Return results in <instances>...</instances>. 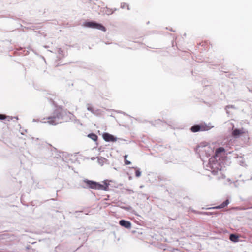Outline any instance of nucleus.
<instances>
[{
	"label": "nucleus",
	"instance_id": "obj_13",
	"mask_svg": "<svg viewBox=\"0 0 252 252\" xmlns=\"http://www.w3.org/2000/svg\"><path fill=\"white\" fill-rule=\"evenodd\" d=\"M217 174L219 175L218 177V179L224 178L225 177L224 175L222 174L221 170H220L219 171H217Z\"/></svg>",
	"mask_w": 252,
	"mask_h": 252
},
{
	"label": "nucleus",
	"instance_id": "obj_12",
	"mask_svg": "<svg viewBox=\"0 0 252 252\" xmlns=\"http://www.w3.org/2000/svg\"><path fill=\"white\" fill-rule=\"evenodd\" d=\"M88 137L92 139L94 141H96L98 139V136H97V135L94 133L89 134L88 135Z\"/></svg>",
	"mask_w": 252,
	"mask_h": 252
},
{
	"label": "nucleus",
	"instance_id": "obj_2",
	"mask_svg": "<svg viewBox=\"0 0 252 252\" xmlns=\"http://www.w3.org/2000/svg\"><path fill=\"white\" fill-rule=\"evenodd\" d=\"M248 133V131L244 128L240 129L235 128L233 129L232 132V136L234 138H238L241 136L246 135Z\"/></svg>",
	"mask_w": 252,
	"mask_h": 252
},
{
	"label": "nucleus",
	"instance_id": "obj_18",
	"mask_svg": "<svg viewBox=\"0 0 252 252\" xmlns=\"http://www.w3.org/2000/svg\"><path fill=\"white\" fill-rule=\"evenodd\" d=\"M141 172L139 170L137 169L135 171V176L136 177H139L141 176Z\"/></svg>",
	"mask_w": 252,
	"mask_h": 252
},
{
	"label": "nucleus",
	"instance_id": "obj_20",
	"mask_svg": "<svg viewBox=\"0 0 252 252\" xmlns=\"http://www.w3.org/2000/svg\"><path fill=\"white\" fill-rule=\"evenodd\" d=\"M6 116L3 115V114H0V120H3L6 119Z\"/></svg>",
	"mask_w": 252,
	"mask_h": 252
},
{
	"label": "nucleus",
	"instance_id": "obj_10",
	"mask_svg": "<svg viewBox=\"0 0 252 252\" xmlns=\"http://www.w3.org/2000/svg\"><path fill=\"white\" fill-rule=\"evenodd\" d=\"M191 130L193 132H196L198 131H200V129L199 128V125H196L192 126L191 128Z\"/></svg>",
	"mask_w": 252,
	"mask_h": 252
},
{
	"label": "nucleus",
	"instance_id": "obj_15",
	"mask_svg": "<svg viewBox=\"0 0 252 252\" xmlns=\"http://www.w3.org/2000/svg\"><path fill=\"white\" fill-rule=\"evenodd\" d=\"M121 8L123 9H127L128 10L129 9L128 4H127V3H122L121 4Z\"/></svg>",
	"mask_w": 252,
	"mask_h": 252
},
{
	"label": "nucleus",
	"instance_id": "obj_7",
	"mask_svg": "<svg viewBox=\"0 0 252 252\" xmlns=\"http://www.w3.org/2000/svg\"><path fill=\"white\" fill-rule=\"evenodd\" d=\"M119 224L122 226H123L126 228H130L131 224V223L124 220H122L119 221Z\"/></svg>",
	"mask_w": 252,
	"mask_h": 252
},
{
	"label": "nucleus",
	"instance_id": "obj_21",
	"mask_svg": "<svg viewBox=\"0 0 252 252\" xmlns=\"http://www.w3.org/2000/svg\"><path fill=\"white\" fill-rule=\"evenodd\" d=\"M238 208V207H236V208H234L233 209H237Z\"/></svg>",
	"mask_w": 252,
	"mask_h": 252
},
{
	"label": "nucleus",
	"instance_id": "obj_3",
	"mask_svg": "<svg viewBox=\"0 0 252 252\" xmlns=\"http://www.w3.org/2000/svg\"><path fill=\"white\" fill-rule=\"evenodd\" d=\"M85 25L89 27L97 29L102 31H105L106 28L102 25L94 22H88L85 24Z\"/></svg>",
	"mask_w": 252,
	"mask_h": 252
},
{
	"label": "nucleus",
	"instance_id": "obj_6",
	"mask_svg": "<svg viewBox=\"0 0 252 252\" xmlns=\"http://www.w3.org/2000/svg\"><path fill=\"white\" fill-rule=\"evenodd\" d=\"M229 203H230V202H229V199H226L225 201H224L220 205L215 206V207H210V208H207V209H218L223 208H225V207H226L229 204Z\"/></svg>",
	"mask_w": 252,
	"mask_h": 252
},
{
	"label": "nucleus",
	"instance_id": "obj_5",
	"mask_svg": "<svg viewBox=\"0 0 252 252\" xmlns=\"http://www.w3.org/2000/svg\"><path fill=\"white\" fill-rule=\"evenodd\" d=\"M115 9L110 8L106 6L101 8V12L104 15H110L112 14L115 11Z\"/></svg>",
	"mask_w": 252,
	"mask_h": 252
},
{
	"label": "nucleus",
	"instance_id": "obj_17",
	"mask_svg": "<svg viewBox=\"0 0 252 252\" xmlns=\"http://www.w3.org/2000/svg\"><path fill=\"white\" fill-rule=\"evenodd\" d=\"M87 110L91 112H94V109L93 107L89 104L87 106Z\"/></svg>",
	"mask_w": 252,
	"mask_h": 252
},
{
	"label": "nucleus",
	"instance_id": "obj_9",
	"mask_svg": "<svg viewBox=\"0 0 252 252\" xmlns=\"http://www.w3.org/2000/svg\"><path fill=\"white\" fill-rule=\"evenodd\" d=\"M225 149L223 147H219L216 150L215 156L219 157L220 153L224 152Z\"/></svg>",
	"mask_w": 252,
	"mask_h": 252
},
{
	"label": "nucleus",
	"instance_id": "obj_14",
	"mask_svg": "<svg viewBox=\"0 0 252 252\" xmlns=\"http://www.w3.org/2000/svg\"><path fill=\"white\" fill-rule=\"evenodd\" d=\"M56 118L55 117H49L48 118V122L52 124H56V121H55Z\"/></svg>",
	"mask_w": 252,
	"mask_h": 252
},
{
	"label": "nucleus",
	"instance_id": "obj_1",
	"mask_svg": "<svg viewBox=\"0 0 252 252\" xmlns=\"http://www.w3.org/2000/svg\"><path fill=\"white\" fill-rule=\"evenodd\" d=\"M84 182L89 188L92 189L103 191L109 190V183H107L106 180L103 182V184H100L98 182L89 180H85Z\"/></svg>",
	"mask_w": 252,
	"mask_h": 252
},
{
	"label": "nucleus",
	"instance_id": "obj_16",
	"mask_svg": "<svg viewBox=\"0 0 252 252\" xmlns=\"http://www.w3.org/2000/svg\"><path fill=\"white\" fill-rule=\"evenodd\" d=\"M127 157V155H125V156H124V158H125V164H126V165H129V164H131V162H130L129 161H128V160H127L126 159Z\"/></svg>",
	"mask_w": 252,
	"mask_h": 252
},
{
	"label": "nucleus",
	"instance_id": "obj_4",
	"mask_svg": "<svg viewBox=\"0 0 252 252\" xmlns=\"http://www.w3.org/2000/svg\"><path fill=\"white\" fill-rule=\"evenodd\" d=\"M102 137L103 139L106 142H115L117 140V138L106 132L102 134Z\"/></svg>",
	"mask_w": 252,
	"mask_h": 252
},
{
	"label": "nucleus",
	"instance_id": "obj_8",
	"mask_svg": "<svg viewBox=\"0 0 252 252\" xmlns=\"http://www.w3.org/2000/svg\"><path fill=\"white\" fill-rule=\"evenodd\" d=\"M199 125V128L200 129V131H208L213 127V126H209L205 124H201Z\"/></svg>",
	"mask_w": 252,
	"mask_h": 252
},
{
	"label": "nucleus",
	"instance_id": "obj_19",
	"mask_svg": "<svg viewBox=\"0 0 252 252\" xmlns=\"http://www.w3.org/2000/svg\"><path fill=\"white\" fill-rule=\"evenodd\" d=\"M203 214L207 215H211L213 214H217V213L216 212H204L203 213Z\"/></svg>",
	"mask_w": 252,
	"mask_h": 252
},
{
	"label": "nucleus",
	"instance_id": "obj_11",
	"mask_svg": "<svg viewBox=\"0 0 252 252\" xmlns=\"http://www.w3.org/2000/svg\"><path fill=\"white\" fill-rule=\"evenodd\" d=\"M229 239L231 241L234 242H236L238 241L239 238L236 235L232 234L230 235Z\"/></svg>",
	"mask_w": 252,
	"mask_h": 252
}]
</instances>
